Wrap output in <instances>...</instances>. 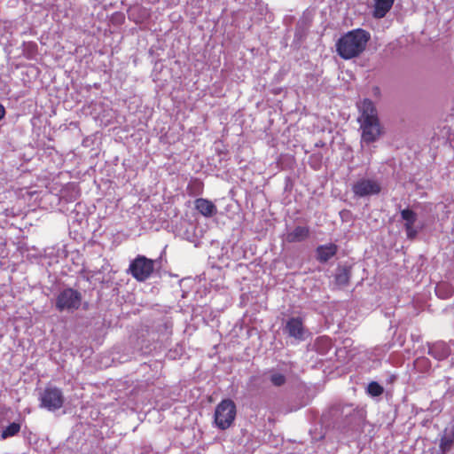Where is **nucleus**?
<instances>
[{"label":"nucleus","instance_id":"1","mask_svg":"<svg viewBox=\"0 0 454 454\" xmlns=\"http://www.w3.org/2000/svg\"><path fill=\"white\" fill-rule=\"evenodd\" d=\"M371 34L364 28H356L343 34L336 42L338 55L343 59L359 57L367 47Z\"/></svg>","mask_w":454,"mask_h":454},{"label":"nucleus","instance_id":"2","mask_svg":"<svg viewBox=\"0 0 454 454\" xmlns=\"http://www.w3.org/2000/svg\"><path fill=\"white\" fill-rule=\"evenodd\" d=\"M360 113L358 121L362 130V141L372 144L377 141L382 133L378 112L373 102L369 98H364L360 106Z\"/></svg>","mask_w":454,"mask_h":454},{"label":"nucleus","instance_id":"3","mask_svg":"<svg viewBox=\"0 0 454 454\" xmlns=\"http://www.w3.org/2000/svg\"><path fill=\"white\" fill-rule=\"evenodd\" d=\"M237 414L235 403L231 399L222 400L215 407L214 419L221 430L228 429L234 422Z\"/></svg>","mask_w":454,"mask_h":454},{"label":"nucleus","instance_id":"4","mask_svg":"<svg viewBox=\"0 0 454 454\" xmlns=\"http://www.w3.org/2000/svg\"><path fill=\"white\" fill-rule=\"evenodd\" d=\"M82 301V295L78 290L67 287L57 295L55 308L59 312H74L80 309Z\"/></svg>","mask_w":454,"mask_h":454},{"label":"nucleus","instance_id":"5","mask_svg":"<svg viewBox=\"0 0 454 454\" xmlns=\"http://www.w3.org/2000/svg\"><path fill=\"white\" fill-rule=\"evenodd\" d=\"M154 270V262L145 255H137L131 261L128 272L137 281L148 279Z\"/></svg>","mask_w":454,"mask_h":454},{"label":"nucleus","instance_id":"6","mask_svg":"<svg viewBox=\"0 0 454 454\" xmlns=\"http://www.w3.org/2000/svg\"><path fill=\"white\" fill-rule=\"evenodd\" d=\"M40 407L50 411H55L62 408L65 396L60 388L57 387H46L39 398Z\"/></svg>","mask_w":454,"mask_h":454},{"label":"nucleus","instance_id":"7","mask_svg":"<svg viewBox=\"0 0 454 454\" xmlns=\"http://www.w3.org/2000/svg\"><path fill=\"white\" fill-rule=\"evenodd\" d=\"M381 191L380 184L372 179H360L352 186V192L356 196L365 197L379 194Z\"/></svg>","mask_w":454,"mask_h":454},{"label":"nucleus","instance_id":"8","mask_svg":"<svg viewBox=\"0 0 454 454\" xmlns=\"http://www.w3.org/2000/svg\"><path fill=\"white\" fill-rule=\"evenodd\" d=\"M402 219L404 221V230L409 239H414L418 235L414 224L417 221V214L410 208H404L400 212Z\"/></svg>","mask_w":454,"mask_h":454},{"label":"nucleus","instance_id":"9","mask_svg":"<svg viewBox=\"0 0 454 454\" xmlns=\"http://www.w3.org/2000/svg\"><path fill=\"white\" fill-rule=\"evenodd\" d=\"M286 331L291 337L299 340L302 339L304 327L301 318L291 317L288 319L286 325Z\"/></svg>","mask_w":454,"mask_h":454},{"label":"nucleus","instance_id":"10","mask_svg":"<svg viewBox=\"0 0 454 454\" xmlns=\"http://www.w3.org/2000/svg\"><path fill=\"white\" fill-rule=\"evenodd\" d=\"M337 252L338 247L333 243L318 246L316 249L317 260L325 263L333 257Z\"/></svg>","mask_w":454,"mask_h":454},{"label":"nucleus","instance_id":"11","mask_svg":"<svg viewBox=\"0 0 454 454\" xmlns=\"http://www.w3.org/2000/svg\"><path fill=\"white\" fill-rule=\"evenodd\" d=\"M194 204L195 208L205 217H212L217 212L216 206L207 199L199 198Z\"/></svg>","mask_w":454,"mask_h":454},{"label":"nucleus","instance_id":"12","mask_svg":"<svg viewBox=\"0 0 454 454\" xmlns=\"http://www.w3.org/2000/svg\"><path fill=\"white\" fill-rule=\"evenodd\" d=\"M428 354L436 360L442 361L450 356V350L446 343L435 342L432 345H429Z\"/></svg>","mask_w":454,"mask_h":454},{"label":"nucleus","instance_id":"13","mask_svg":"<svg viewBox=\"0 0 454 454\" xmlns=\"http://www.w3.org/2000/svg\"><path fill=\"white\" fill-rule=\"evenodd\" d=\"M309 236V228L308 226H296L292 231L286 233V241L288 243L301 242Z\"/></svg>","mask_w":454,"mask_h":454},{"label":"nucleus","instance_id":"14","mask_svg":"<svg viewBox=\"0 0 454 454\" xmlns=\"http://www.w3.org/2000/svg\"><path fill=\"white\" fill-rule=\"evenodd\" d=\"M395 0H374L373 17L376 19L384 18L390 11Z\"/></svg>","mask_w":454,"mask_h":454},{"label":"nucleus","instance_id":"15","mask_svg":"<svg viewBox=\"0 0 454 454\" xmlns=\"http://www.w3.org/2000/svg\"><path fill=\"white\" fill-rule=\"evenodd\" d=\"M351 277V270L348 267H338L334 276V283L339 287H344L348 285Z\"/></svg>","mask_w":454,"mask_h":454},{"label":"nucleus","instance_id":"16","mask_svg":"<svg viewBox=\"0 0 454 454\" xmlns=\"http://www.w3.org/2000/svg\"><path fill=\"white\" fill-rule=\"evenodd\" d=\"M203 190L204 183L197 177L191 178L186 186V192L190 196L200 195L203 192Z\"/></svg>","mask_w":454,"mask_h":454},{"label":"nucleus","instance_id":"17","mask_svg":"<svg viewBox=\"0 0 454 454\" xmlns=\"http://www.w3.org/2000/svg\"><path fill=\"white\" fill-rule=\"evenodd\" d=\"M454 446V427L449 433L445 432L441 437L439 447L442 452L449 451Z\"/></svg>","mask_w":454,"mask_h":454},{"label":"nucleus","instance_id":"18","mask_svg":"<svg viewBox=\"0 0 454 454\" xmlns=\"http://www.w3.org/2000/svg\"><path fill=\"white\" fill-rule=\"evenodd\" d=\"M20 431V424L12 422L8 425L1 433L2 439H7L16 435Z\"/></svg>","mask_w":454,"mask_h":454},{"label":"nucleus","instance_id":"19","mask_svg":"<svg viewBox=\"0 0 454 454\" xmlns=\"http://www.w3.org/2000/svg\"><path fill=\"white\" fill-rule=\"evenodd\" d=\"M367 391H368L369 395L375 397V396L381 395L384 392V388L378 382L372 381L369 383V385L367 387Z\"/></svg>","mask_w":454,"mask_h":454},{"label":"nucleus","instance_id":"20","mask_svg":"<svg viewBox=\"0 0 454 454\" xmlns=\"http://www.w3.org/2000/svg\"><path fill=\"white\" fill-rule=\"evenodd\" d=\"M270 380L271 384L275 387H281L286 382V376L279 372L271 373Z\"/></svg>","mask_w":454,"mask_h":454},{"label":"nucleus","instance_id":"21","mask_svg":"<svg viewBox=\"0 0 454 454\" xmlns=\"http://www.w3.org/2000/svg\"><path fill=\"white\" fill-rule=\"evenodd\" d=\"M5 115V109L3 105L0 104V121L4 117Z\"/></svg>","mask_w":454,"mask_h":454},{"label":"nucleus","instance_id":"22","mask_svg":"<svg viewBox=\"0 0 454 454\" xmlns=\"http://www.w3.org/2000/svg\"><path fill=\"white\" fill-rule=\"evenodd\" d=\"M426 361H427V359H425V358H419V359L417 360V363L426 362Z\"/></svg>","mask_w":454,"mask_h":454}]
</instances>
